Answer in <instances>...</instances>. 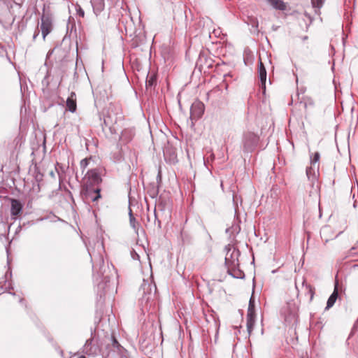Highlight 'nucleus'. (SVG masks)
Returning a JSON list of instances; mask_svg holds the SVG:
<instances>
[{"mask_svg":"<svg viewBox=\"0 0 358 358\" xmlns=\"http://www.w3.org/2000/svg\"><path fill=\"white\" fill-rule=\"evenodd\" d=\"M259 136L254 133L248 132L243 137V149L246 152H252L257 146Z\"/></svg>","mask_w":358,"mask_h":358,"instance_id":"nucleus-1","label":"nucleus"},{"mask_svg":"<svg viewBox=\"0 0 358 358\" xmlns=\"http://www.w3.org/2000/svg\"><path fill=\"white\" fill-rule=\"evenodd\" d=\"M238 250L234 248H229L225 256V264L228 267H236L238 265Z\"/></svg>","mask_w":358,"mask_h":358,"instance_id":"nucleus-2","label":"nucleus"},{"mask_svg":"<svg viewBox=\"0 0 358 358\" xmlns=\"http://www.w3.org/2000/svg\"><path fill=\"white\" fill-rule=\"evenodd\" d=\"M255 324V307H254V303L250 299L249 306L248 309V314H247V331L248 332V334L250 335Z\"/></svg>","mask_w":358,"mask_h":358,"instance_id":"nucleus-3","label":"nucleus"},{"mask_svg":"<svg viewBox=\"0 0 358 358\" xmlns=\"http://www.w3.org/2000/svg\"><path fill=\"white\" fill-rule=\"evenodd\" d=\"M204 112V105L199 101L194 102L191 107V119L196 120L199 119Z\"/></svg>","mask_w":358,"mask_h":358,"instance_id":"nucleus-4","label":"nucleus"},{"mask_svg":"<svg viewBox=\"0 0 358 358\" xmlns=\"http://www.w3.org/2000/svg\"><path fill=\"white\" fill-rule=\"evenodd\" d=\"M41 33L43 38H45L46 36L52 30V20L51 17L47 15H43L41 17Z\"/></svg>","mask_w":358,"mask_h":358,"instance_id":"nucleus-5","label":"nucleus"},{"mask_svg":"<svg viewBox=\"0 0 358 358\" xmlns=\"http://www.w3.org/2000/svg\"><path fill=\"white\" fill-rule=\"evenodd\" d=\"M85 178L88 180L90 185L98 184L101 182V177L96 169H91L87 171Z\"/></svg>","mask_w":358,"mask_h":358,"instance_id":"nucleus-6","label":"nucleus"},{"mask_svg":"<svg viewBox=\"0 0 358 358\" xmlns=\"http://www.w3.org/2000/svg\"><path fill=\"white\" fill-rule=\"evenodd\" d=\"M11 209L10 213L11 215L13 217H16L20 214L22 210V204L21 202L17 199H11Z\"/></svg>","mask_w":358,"mask_h":358,"instance_id":"nucleus-7","label":"nucleus"},{"mask_svg":"<svg viewBox=\"0 0 358 358\" xmlns=\"http://www.w3.org/2000/svg\"><path fill=\"white\" fill-rule=\"evenodd\" d=\"M90 2L96 15H99L104 10L105 3L103 0H91Z\"/></svg>","mask_w":358,"mask_h":358,"instance_id":"nucleus-8","label":"nucleus"},{"mask_svg":"<svg viewBox=\"0 0 358 358\" xmlns=\"http://www.w3.org/2000/svg\"><path fill=\"white\" fill-rule=\"evenodd\" d=\"M301 290L305 295H310V301L313 300L315 293L314 288L310 285L308 284L304 278L302 280Z\"/></svg>","mask_w":358,"mask_h":358,"instance_id":"nucleus-9","label":"nucleus"},{"mask_svg":"<svg viewBox=\"0 0 358 358\" xmlns=\"http://www.w3.org/2000/svg\"><path fill=\"white\" fill-rule=\"evenodd\" d=\"M319 166H314L311 164V166L306 169V175L308 178L313 183L315 182L317 178L316 173H318Z\"/></svg>","mask_w":358,"mask_h":358,"instance_id":"nucleus-10","label":"nucleus"},{"mask_svg":"<svg viewBox=\"0 0 358 358\" xmlns=\"http://www.w3.org/2000/svg\"><path fill=\"white\" fill-rule=\"evenodd\" d=\"M66 106L69 111L74 113L76 110V99L75 92H71L66 100Z\"/></svg>","mask_w":358,"mask_h":358,"instance_id":"nucleus-11","label":"nucleus"},{"mask_svg":"<svg viewBox=\"0 0 358 358\" xmlns=\"http://www.w3.org/2000/svg\"><path fill=\"white\" fill-rule=\"evenodd\" d=\"M267 2L276 10L284 11L287 9V5L282 0H266Z\"/></svg>","mask_w":358,"mask_h":358,"instance_id":"nucleus-12","label":"nucleus"},{"mask_svg":"<svg viewBox=\"0 0 358 358\" xmlns=\"http://www.w3.org/2000/svg\"><path fill=\"white\" fill-rule=\"evenodd\" d=\"M259 76L262 85L264 86L266 80V71L261 59H259Z\"/></svg>","mask_w":358,"mask_h":358,"instance_id":"nucleus-13","label":"nucleus"},{"mask_svg":"<svg viewBox=\"0 0 358 358\" xmlns=\"http://www.w3.org/2000/svg\"><path fill=\"white\" fill-rule=\"evenodd\" d=\"M337 298H338V292H337L336 287L334 292L331 294V296L329 297V299L327 300L326 309H329V308H331L334 305Z\"/></svg>","mask_w":358,"mask_h":358,"instance_id":"nucleus-14","label":"nucleus"},{"mask_svg":"<svg viewBox=\"0 0 358 358\" xmlns=\"http://www.w3.org/2000/svg\"><path fill=\"white\" fill-rule=\"evenodd\" d=\"M129 223L131 227L135 230V231L137 233L138 229V223L135 219V217L133 216L131 210L129 211Z\"/></svg>","mask_w":358,"mask_h":358,"instance_id":"nucleus-15","label":"nucleus"},{"mask_svg":"<svg viewBox=\"0 0 358 358\" xmlns=\"http://www.w3.org/2000/svg\"><path fill=\"white\" fill-rule=\"evenodd\" d=\"M156 83V77L154 75L150 76L147 78L146 87H152Z\"/></svg>","mask_w":358,"mask_h":358,"instance_id":"nucleus-16","label":"nucleus"},{"mask_svg":"<svg viewBox=\"0 0 358 358\" xmlns=\"http://www.w3.org/2000/svg\"><path fill=\"white\" fill-rule=\"evenodd\" d=\"M324 1V0H311L313 6L318 10L322 7Z\"/></svg>","mask_w":358,"mask_h":358,"instance_id":"nucleus-17","label":"nucleus"},{"mask_svg":"<svg viewBox=\"0 0 358 358\" xmlns=\"http://www.w3.org/2000/svg\"><path fill=\"white\" fill-rule=\"evenodd\" d=\"M89 164V159L87 158L83 159L80 161V169H82L83 172L85 171V169L87 168Z\"/></svg>","mask_w":358,"mask_h":358,"instance_id":"nucleus-18","label":"nucleus"},{"mask_svg":"<svg viewBox=\"0 0 358 358\" xmlns=\"http://www.w3.org/2000/svg\"><path fill=\"white\" fill-rule=\"evenodd\" d=\"M319 159H320V153L317 152L314 154V157L311 159V164H313L314 166H319L317 164Z\"/></svg>","mask_w":358,"mask_h":358,"instance_id":"nucleus-19","label":"nucleus"},{"mask_svg":"<svg viewBox=\"0 0 358 358\" xmlns=\"http://www.w3.org/2000/svg\"><path fill=\"white\" fill-rule=\"evenodd\" d=\"M94 194H96L95 196H92V195H89L92 199V201H96L99 198L101 197V195H100V193H99V189H96V190H94L93 192H92Z\"/></svg>","mask_w":358,"mask_h":358,"instance_id":"nucleus-20","label":"nucleus"},{"mask_svg":"<svg viewBox=\"0 0 358 358\" xmlns=\"http://www.w3.org/2000/svg\"><path fill=\"white\" fill-rule=\"evenodd\" d=\"M104 124L107 126L113 124V120L110 119V116L104 118Z\"/></svg>","mask_w":358,"mask_h":358,"instance_id":"nucleus-21","label":"nucleus"},{"mask_svg":"<svg viewBox=\"0 0 358 358\" xmlns=\"http://www.w3.org/2000/svg\"><path fill=\"white\" fill-rule=\"evenodd\" d=\"M77 13L82 17H83L85 16V12L84 10L82 9L81 7H78V8L77 9Z\"/></svg>","mask_w":358,"mask_h":358,"instance_id":"nucleus-22","label":"nucleus"},{"mask_svg":"<svg viewBox=\"0 0 358 358\" xmlns=\"http://www.w3.org/2000/svg\"><path fill=\"white\" fill-rule=\"evenodd\" d=\"M329 230V228L328 227H324L322 231H321V234H324L327 231Z\"/></svg>","mask_w":358,"mask_h":358,"instance_id":"nucleus-23","label":"nucleus"},{"mask_svg":"<svg viewBox=\"0 0 358 358\" xmlns=\"http://www.w3.org/2000/svg\"><path fill=\"white\" fill-rule=\"evenodd\" d=\"M78 358H86L85 356H80Z\"/></svg>","mask_w":358,"mask_h":358,"instance_id":"nucleus-24","label":"nucleus"},{"mask_svg":"<svg viewBox=\"0 0 358 358\" xmlns=\"http://www.w3.org/2000/svg\"><path fill=\"white\" fill-rule=\"evenodd\" d=\"M355 248H356V247L354 246V247L352 248V250H355Z\"/></svg>","mask_w":358,"mask_h":358,"instance_id":"nucleus-25","label":"nucleus"},{"mask_svg":"<svg viewBox=\"0 0 358 358\" xmlns=\"http://www.w3.org/2000/svg\"><path fill=\"white\" fill-rule=\"evenodd\" d=\"M357 243H358V241H357Z\"/></svg>","mask_w":358,"mask_h":358,"instance_id":"nucleus-26","label":"nucleus"}]
</instances>
